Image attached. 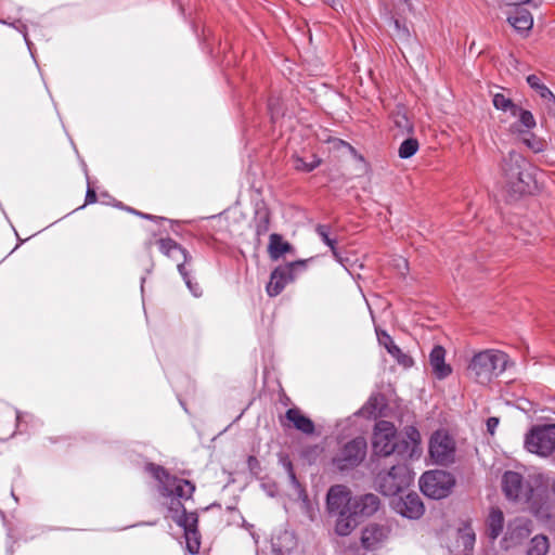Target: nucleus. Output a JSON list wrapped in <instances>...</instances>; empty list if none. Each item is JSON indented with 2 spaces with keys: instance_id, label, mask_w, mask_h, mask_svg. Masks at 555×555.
Wrapping results in <instances>:
<instances>
[{
  "instance_id": "obj_1",
  "label": "nucleus",
  "mask_w": 555,
  "mask_h": 555,
  "mask_svg": "<svg viewBox=\"0 0 555 555\" xmlns=\"http://www.w3.org/2000/svg\"><path fill=\"white\" fill-rule=\"evenodd\" d=\"M382 502L374 493L352 496L345 485H334L326 493L325 507L330 517L334 518V533L337 537H349L363 518L375 515Z\"/></svg>"
},
{
  "instance_id": "obj_2",
  "label": "nucleus",
  "mask_w": 555,
  "mask_h": 555,
  "mask_svg": "<svg viewBox=\"0 0 555 555\" xmlns=\"http://www.w3.org/2000/svg\"><path fill=\"white\" fill-rule=\"evenodd\" d=\"M502 492L506 500L514 503L525 502L529 511L540 520L552 517L553 505L550 492L555 490V481L544 473L529 475L525 482L521 474L507 470L502 476Z\"/></svg>"
},
{
  "instance_id": "obj_3",
  "label": "nucleus",
  "mask_w": 555,
  "mask_h": 555,
  "mask_svg": "<svg viewBox=\"0 0 555 555\" xmlns=\"http://www.w3.org/2000/svg\"><path fill=\"white\" fill-rule=\"evenodd\" d=\"M372 449L378 456L397 454L403 460L413 459L421 454V434L415 426H406L401 437L396 426L380 420L375 423L372 436Z\"/></svg>"
},
{
  "instance_id": "obj_4",
  "label": "nucleus",
  "mask_w": 555,
  "mask_h": 555,
  "mask_svg": "<svg viewBox=\"0 0 555 555\" xmlns=\"http://www.w3.org/2000/svg\"><path fill=\"white\" fill-rule=\"evenodd\" d=\"M532 170L531 164L515 151L509 152L503 159L505 188L512 199L532 192L535 184Z\"/></svg>"
},
{
  "instance_id": "obj_5",
  "label": "nucleus",
  "mask_w": 555,
  "mask_h": 555,
  "mask_svg": "<svg viewBox=\"0 0 555 555\" xmlns=\"http://www.w3.org/2000/svg\"><path fill=\"white\" fill-rule=\"evenodd\" d=\"M508 356L498 349H486L474 354L468 366V376L480 385H487L507 367Z\"/></svg>"
},
{
  "instance_id": "obj_6",
  "label": "nucleus",
  "mask_w": 555,
  "mask_h": 555,
  "mask_svg": "<svg viewBox=\"0 0 555 555\" xmlns=\"http://www.w3.org/2000/svg\"><path fill=\"white\" fill-rule=\"evenodd\" d=\"M145 469L158 481V491L162 496L182 500L192 498L195 485L190 480L172 476L165 467L154 463H149Z\"/></svg>"
},
{
  "instance_id": "obj_7",
  "label": "nucleus",
  "mask_w": 555,
  "mask_h": 555,
  "mask_svg": "<svg viewBox=\"0 0 555 555\" xmlns=\"http://www.w3.org/2000/svg\"><path fill=\"white\" fill-rule=\"evenodd\" d=\"M412 480L413 476L408 465L399 463L388 470L379 472L375 478V485L380 493L392 496L406 489Z\"/></svg>"
},
{
  "instance_id": "obj_8",
  "label": "nucleus",
  "mask_w": 555,
  "mask_h": 555,
  "mask_svg": "<svg viewBox=\"0 0 555 555\" xmlns=\"http://www.w3.org/2000/svg\"><path fill=\"white\" fill-rule=\"evenodd\" d=\"M524 448L540 457L555 452V424L533 425L525 435Z\"/></svg>"
},
{
  "instance_id": "obj_9",
  "label": "nucleus",
  "mask_w": 555,
  "mask_h": 555,
  "mask_svg": "<svg viewBox=\"0 0 555 555\" xmlns=\"http://www.w3.org/2000/svg\"><path fill=\"white\" fill-rule=\"evenodd\" d=\"M367 443L364 437H356L343 444L332 459V465L339 472L358 467L365 459Z\"/></svg>"
},
{
  "instance_id": "obj_10",
  "label": "nucleus",
  "mask_w": 555,
  "mask_h": 555,
  "mask_svg": "<svg viewBox=\"0 0 555 555\" xmlns=\"http://www.w3.org/2000/svg\"><path fill=\"white\" fill-rule=\"evenodd\" d=\"M455 486L454 476L446 470H429L420 478L422 492L431 499L440 500L447 498Z\"/></svg>"
},
{
  "instance_id": "obj_11",
  "label": "nucleus",
  "mask_w": 555,
  "mask_h": 555,
  "mask_svg": "<svg viewBox=\"0 0 555 555\" xmlns=\"http://www.w3.org/2000/svg\"><path fill=\"white\" fill-rule=\"evenodd\" d=\"M307 267V260H296L283 266L276 267L270 275L267 284V293L270 297L280 295L286 285L293 282L299 272H304Z\"/></svg>"
},
{
  "instance_id": "obj_12",
  "label": "nucleus",
  "mask_w": 555,
  "mask_h": 555,
  "mask_svg": "<svg viewBox=\"0 0 555 555\" xmlns=\"http://www.w3.org/2000/svg\"><path fill=\"white\" fill-rule=\"evenodd\" d=\"M456 446L453 437L443 430L433 434L429 441V455L437 465L448 466L455 462Z\"/></svg>"
},
{
  "instance_id": "obj_13",
  "label": "nucleus",
  "mask_w": 555,
  "mask_h": 555,
  "mask_svg": "<svg viewBox=\"0 0 555 555\" xmlns=\"http://www.w3.org/2000/svg\"><path fill=\"white\" fill-rule=\"evenodd\" d=\"M171 519L184 531L186 550L190 554H197L201 548V533L198 531V515L185 508L180 514L171 515Z\"/></svg>"
},
{
  "instance_id": "obj_14",
  "label": "nucleus",
  "mask_w": 555,
  "mask_h": 555,
  "mask_svg": "<svg viewBox=\"0 0 555 555\" xmlns=\"http://www.w3.org/2000/svg\"><path fill=\"white\" fill-rule=\"evenodd\" d=\"M391 529L384 524H367L361 531L360 542L364 550L375 551L389 538Z\"/></svg>"
},
{
  "instance_id": "obj_15",
  "label": "nucleus",
  "mask_w": 555,
  "mask_h": 555,
  "mask_svg": "<svg viewBox=\"0 0 555 555\" xmlns=\"http://www.w3.org/2000/svg\"><path fill=\"white\" fill-rule=\"evenodd\" d=\"M157 244L160 253L177 263L179 273L186 270V266L192 261V256L184 247L170 237L159 238Z\"/></svg>"
},
{
  "instance_id": "obj_16",
  "label": "nucleus",
  "mask_w": 555,
  "mask_h": 555,
  "mask_svg": "<svg viewBox=\"0 0 555 555\" xmlns=\"http://www.w3.org/2000/svg\"><path fill=\"white\" fill-rule=\"evenodd\" d=\"M395 511L403 517L417 519L424 514V504L417 493H408L393 502Z\"/></svg>"
},
{
  "instance_id": "obj_17",
  "label": "nucleus",
  "mask_w": 555,
  "mask_h": 555,
  "mask_svg": "<svg viewBox=\"0 0 555 555\" xmlns=\"http://www.w3.org/2000/svg\"><path fill=\"white\" fill-rule=\"evenodd\" d=\"M376 335L379 345L384 346L387 352L396 359L398 364L403 367H411L414 363L413 359L404 353L392 340L391 336L383 330H376Z\"/></svg>"
},
{
  "instance_id": "obj_18",
  "label": "nucleus",
  "mask_w": 555,
  "mask_h": 555,
  "mask_svg": "<svg viewBox=\"0 0 555 555\" xmlns=\"http://www.w3.org/2000/svg\"><path fill=\"white\" fill-rule=\"evenodd\" d=\"M531 532L532 521L526 517H516L508 524L504 539L515 545L521 543Z\"/></svg>"
},
{
  "instance_id": "obj_19",
  "label": "nucleus",
  "mask_w": 555,
  "mask_h": 555,
  "mask_svg": "<svg viewBox=\"0 0 555 555\" xmlns=\"http://www.w3.org/2000/svg\"><path fill=\"white\" fill-rule=\"evenodd\" d=\"M446 350L442 346H435L429 353V363L433 369V373L439 379L448 377L452 370L449 364L444 362Z\"/></svg>"
},
{
  "instance_id": "obj_20",
  "label": "nucleus",
  "mask_w": 555,
  "mask_h": 555,
  "mask_svg": "<svg viewBox=\"0 0 555 555\" xmlns=\"http://www.w3.org/2000/svg\"><path fill=\"white\" fill-rule=\"evenodd\" d=\"M508 24L518 33H528L533 26V17L525 8H515L507 16Z\"/></svg>"
},
{
  "instance_id": "obj_21",
  "label": "nucleus",
  "mask_w": 555,
  "mask_h": 555,
  "mask_svg": "<svg viewBox=\"0 0 555 555\" xmlns=\"http://www.w3.org/2000/svg\"><path fill=\"white\" fill-rule=\"evenodd\" d=\"M505 518L503 512L499 507H491L486 519L487 537L491 541H495L503 532Z\"/></svg>"
},
{
  "instance_id": "obj_22",
  "label": "nucleus",
  "mask_w": 555,
  "mask_h": 555,
  "mask_svg": "<svg viewBox=\"0 0 555 555\" xmlns=\"http://www.w3.org/2000/svg\"><path fill=\"white\" fill-rule=\"evenodd\" d=\"M285 418L294 428L306 435H312L315 430L314 423L311 418L304 415L298 408H291L285 413Z\"/></svg>"
},
{
  "instance_id": "obj_23",
  "label": "nucleus",
  "mask_w": 555,
  "mask_h": 555,
  "mask_svg": "<svg viewBox=\"0 0 555 555\" xmlns=\"http://www.w3.org/2000/svg\"><path fill=\"white\" fill-rule=\"evenodd\" d=\"M294 250V246L284 241L281 234L272 233L269 236L268 254L271 260L276 261L285 254H293Z\"/></svg>"
},
{
  "instance_id": "obj_24",
  "label": "nucleus",
  "mask_w": 555,
  "mask_h": 555,
  "mask_svg": "<svg viewBox=\"0 0 555 555\" xmlns=\"http://www.w3.org/2000/svg\"><path fill=\"white\" fill-rule=\"evenodd\" d=\"M390 118L403 134H412L414 132V125L408 116V109L403 104H397L390 113Z\"/></svg>"
},
{
  "instance_id": "obj_25",
  "label": "nucleus",
  "mask_w": 555,
  "mask_h": 555,
  "mask_svg": "<svg viewBox=\"0 0 555 555\" xmlns=\"http://www.w3.org/2000/svg\"><path fill=\"white\" fill-rule=\"evenodd\" d=\"M255 233L258 237L266 235L270 229L271 212L264 205H257L254 217Z\"/></svg>"
},
{
  "instance_id": "obj_26",
  "label": "nucleus",
  "mask_w": 555,
  "mask_h": 555,
  "mask_svg": "<svg viewBox=\"0 0 555 555\" xmlns=\"http://www.w3.org/2000/svg\"><path fill=\"white\" fill-rule=\"evenodd\" d=\"M535 119L530 111L524 109L517 116V121L511 125V130L519 134H527L535 127Z\"/></svg>"
},
{
  "instance_id": "obj_27",
  "label": "nucleus",
  "mask_w": 555,
  "mask_h": 555,
  "mask_svg": "<svg viewBox=\"0 0 555 555\" xmlns=\"http://www.w3.org/2000/svg\"><path fill=\"white\" fill-rule=\"evenodd\" d=\"M527 82L542 99L551 100L554 98L553 92L543 81V75L531 74L527 76Z\"/></svg>"
},
{
  "instance_id": "obj_28",
  "label": "nucleus",
  "mask_w": 555,
  "mask_h": 555,
  "mask_svg": "<svg viewBox=\"0 0 555 555\" xmlns=\"http://www.w3.org/2000/svg\"><path fill=\"white\" fill-rule=\"evenodd\" d=\"M315 232L319 235V237L322 240V242L331 248L332 254L335 257V259L337 261L341 262V257L339 256V253L336 248L337 241H336V237L332 236L331 227L327 224H318L315 227Z\"/></svg>"
},
{
  "instance_id": "obj_29",
  "label": "nucleus",
  "mask_w": 555,
  "mask_h": 555,
  "mask_svg": "<svg viewBox=\"0 0 555 555\" xmlns=\"http://www.w3.org/2000/svg\"><path fill=\"white\" fill-rule=\"evenodd\" d=\"M548 548H550V543H548L547 537H545L543 534H538L531 539L527 554L528 555H545L548 552Z\"/></svg>"
},
{
  "instance_id": "obj_30",
  "label": "nucleus",
  "mask_w": 555,
  "mask_h": 555,
  "mask_svg": "<svg viewBox=\"0 0 555 555\" xmlns=\"http://www.w3.org/2000/svg\"><path fill=\"white\" fill-rule=\"evenodd\" d=\"M420 144L417 139L408 138L399 146L398 155L402 159L412 157L418 151Z\"/></svg>"
},
{
  "instance_id": "obj_31",
  "label": "nucleus",
  "mask_w": 555,
  "mask_h": 555,
  "mask_svg": "<svg viewBox=\"0 0 555 555\" xmlns=\"http://www.w3.org/2000/svg\"><path fill=\"white\" fill-rule=\"evenodd\" d=\"M320 165H321V159L319 157H317L315 155H312L310 157V160H305L304 158H301L299 156H296L294 158V167L296 170L311 172Z\"/></svg>"
},
{
  "instance_id": "obj_32",
  "label": "nucleus",
  "mask_w": 555,
  "mask_h": 555,
  "mask_svg": "<svg viewBox=\"0 0 555 555\" xmlns=\"http://www.w3.org/2000/svg\"><path fill=\"white\" fill-rule=\"evenodd\" d=\"M492 103L496 109L502 112H507L508 108L513 107V101L503 93H495Z\"/></svg>"
},
{
  "instance_id": "obj_33",
  "label": "nucleus",
  "mask_w": 555,
  "mask_h": 555,
  "mask_svg": "<svg viewBox=\"0 0 555 555\" xmlns=\"http://www.w3.org/2000/svg\"><path fill=\"white\" fill-rule=\"evenodd\" d=\"M180 275L182 276V279H183L184 283L186 284L188 288L190 289V292L195 297H199L202 295V288L197 282L192 281L189 270L186 269V270L180 272Z\"/></svg>"
},
{
  "instance_id": "obj_34",
  "label": "nucleus",
  "mask_w": 555,
  "mask_h": 555,
  "mask_svg": "<svg viewBox=\"0 0 555 555\" xmlns=\"http://www.w3.org/2000/svg\"><path fill=\"white\" fill-rule=\"evenodd\" d=\"M268 109H269V112L271 114V118H272L273 121L275 119L280 118L281 116H283V114H284L282 105H281L280 100L278 98L269 99Z\"/></svg>"
},
{
  "instance_id": "obj_35",
  "label": "nucleus",
  "mask_w": 555,
  "mask_h": 555,
  "mask_svg": "<svg viewBox=\"0 0 555 555\" xmlns=\"http://www.w3.org/2000/svg\"><path fill=\"white\" fill-rule=\"evenodd\" d=\"M524 143L535 153L543 151L544 147L543 141L537 139L535 137L525 138Z\"/></svg>"
},
{
  "instance_id": "obj_36",
  "label": "nucleus",
  "mask_w": 555,
  "mask_h": 555,
  "mask_svg": "<svg viewBox=\"0 0 555 555\" xmlns=\"http://www.w3.org/2000/svg\"><path fill=\"white\" fill-rule=\"evenodd\" d=\"M181 500L182 499H177L175 496L170 498V502L168 505V512L170 513V516L180 514L181 511H183V508H185L184 505L181 503Z\"/></svg>"
},
{
  "instance_id": "obj_37",
  "label": "nucleus",
  "mask_w": 555,
  "mask_h": 555,
  "mask_svg": "<svg viewBox=\"0 0 555 555\" xmlns=\"http://www.w3.org/2000/svg\"><path fill=\"white\" fill-rule=\"evenodd\" d=\"M393 24L397 29L398 38L401 40H406L410 37V31L408 27H405L404 25L402 26L398 20H396Z\"/></svg>"
},
{
  "instance_id": "obj_38",
  "label": "nucleus",
  "mask_w": 555,
  "mask_h": 555,
  "mask_svg": "<svg viewBox=\"0 0 555 555\" xmlns=\"http://www.w3.org/2000/svg\"><path fill=\"white\" fill-rule=\"evenodd\" d=\"M98 201V195L94 189L88 188L85 198V205L94 204Z\"/></svg>"
},
{
  "instance_id": "obj_39",
  "label": "nucleus",
  "mask_w": 555,
  "mask_h": 555,
  "mask_svg": "<svg viewBox=\"0 0 555 555\" xmlns=\"http://www.w3.org/2000/svg\"><path fill=\"white\" fill-rule=\"evenodd\" d=\"M499 423H500L499 418H498V417H494V416L489 417V418L487 420V430H488V433H489L490 435H494L495 429H496V427H498Z\"/></svg>"
},
{
  "instance_id": "obj_40",
  "label": "nucleus",
  "mask_w": 555,
  "mask_h": 555,
  "mask_svg": "<svg viewBox=\"0 0 555 555\" xmlns=\"http://www.w3.org/2000/svg\"><path fill=\"white\" fill-rule=\"evenodd\" d=\"M138 217L146 219V220H151V221H154V222H162V221L166 220V218H164V217H159V216H155V215H150V214H145V212H142V211H139Z\"/></svg>"
},
{
  "instance_id": "obj_41",
  "label": "nucleus",
  "mask_w": 555,
  "mask_h": 555,
  "mask_svg": "<svg viewBox=\"0 0 555 555\" xmlns=\"http://www.w3.org/2000/svg\"><path fill=\"white\" fill-rule=\"evenodd\" d=\"M501 3L507 5V7H515V8H521V4L528 3L531 0H500Z\"/></svg>"
},
{
  "instance_id": "obj_42",
  "label": "nucleus",
  "mask_w": 555,
  "mask_h": 555,
  "mask_svg": "<svg viewBox=\"0 0 555 555\" xmlns=\"http://www.w3.org/2000/svg\"><path fill=\"white\" fill-rule=\"evenodd\" d=\"M285 467H286V470H287V474H288V477L289 479L292 480L293 483H297V478H296V475H295V472H294V468H293V464L291 461H287L285 463Z\"/></svg>"
},
{
  "instance_id": "obj_43",
  "label": "nucleus",
  "mask_w": 555,
  "mask_h": 555,
  "mask_svg": "<svg viewBox=\"0 0 555 555\" xmlns=\"http://www.w3.org/2000/svg\"><path fill=\"white\" fill-rule=\"evenodd\" d=\"M521 111L522 108L513 102V107L508 108L506 113H508L512 117L517 118Z\"/></svg>"
},
{
  "instance_id": "obj_44",
  "label": "nucleus",
  "mask_w": 555,
  "mask_h": 555,
  "mask_svg": "<svg viewBox=\"0 0 555 555\" xmlns=\"http://www.w3.org/2000/svg\"><path fill=\"white\" fill-rule=\"evenodd\" d=\"M17 30L23 33L25 41L28 43L26 25L18 22V25H13Z\"/></svg>"
},
{
  "instance_id": "obj_45",
  "label": "nucleus",
  "mask_w": 555,
  "mask_h": 555,
  "mask_svg": "<svg viewBox=\"0 0 555 555\" xmlns=\"http://www.w3.org/2000/svg\"><path fill=\"white\" fill-rule=\"evenodd\" d=\"M247 463H248L249 468L254 469V466L258 465V460L255 456L250 455L248 457Z\"/></svg>"
},
{
  "instance_id": "obj_46",
  "label": "nucleus",
  "mask_w": 555,
  "mask_h": 555,
  "mask_svg": "<svg viewBox=\"0 0 555 555\" xmlns=\"http://www.w3.org/2000/svg\"><path fill=\"white\" fill-rule=\"evenodd\" d=\"M125 209H126L128 212H130V214H132V215H135V216H138L139 211H140V210H137V209H134V208H132V207H125Z\"/></svg>"
},
{
  "instance_id": "obj_47",
  "label": "nucleus",
  "mask_w": 555,
  "mask_h": 555,
  "mask_svg": "<svg viewBox=\"0 0 555 555\" xmlns=\"http://www.w3.org/2000/svg\"><path fill=\"white\" fill-rule=\"evenodd\" d=\"M468 537H469V539H470V541H472V542H474V541H475V534H474V533L469 534Z\"/></svg>"
},
{
  "instance_id": "obj_48",
  "label": "nucleus",
  "mask_w": 555,
  "mask_h": 555,
  "mask_svg": "<svg viewBox=\"0 0 555 555\" xmlns=\"http://www.w3.org/2000/svg\"><path fill=\"white\" fill-rule=\"evenodd\" d=\"M151 242L146 243V247L150 248L151 247Z\"/></svg>"
},
{
  "instance_id": "obj_49",
  "label": "nucleus",
  "mask_w": 555,
  "mask_h": 555,
  "mask_svg": "<svg viewBox=\"0 0 555 555\" xmlns=\"http://www.w3.org/2000/svg\"><path fill=\"white\" fill-rule=\"evenodd\" d=\"M325 2L330 3L331 0H324Z\"/></svg>"
},
{
  "instance_id": "obj_50",
  "label": "nucleus",
  "mask_w": 555,
  "mask_h": 555,
  "mask_svg": "<svg viewBox=\"0 0 555 555\" xmlns=\"http://www.w3.org/2000/svg\"><path fill=\"white\" fill-rule=\"evenodd\" d=\"M278 555H282V554L280 553V554H278Z\"/></svg>"
}]
</instances>
